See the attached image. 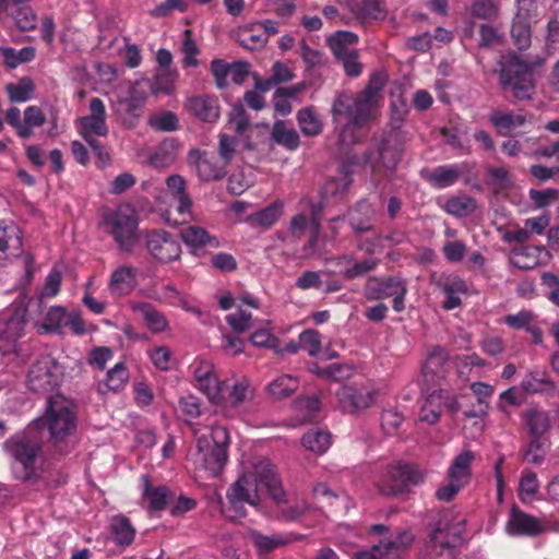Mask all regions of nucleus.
Masks as SVG:
<instances>
[{
  "label": "nucleus",
  "mask_w": 559,
  "mask_h": 559,
  "mask_svg": "<svg viewBox=\"0 0 559 559\" xmlns=\"http://www.w3.org/2000/svg\"><path fill=\"white\" fill-rule=\"evenodd\" d=\"M262 488H265L277 502L285 497L275 466L265 457H255L243 463L241 474L226 492L227 501L236 518L246 515V504L251 507L260 504Z\"/></svg>",
  "instance_id": "f257e3e1"
},
{
  "label": "nucleus",
  "mask_w": 559,
  "mask_h": 559,
  "mask_svg": "<svg viewBox=\"0 0 559 559\" xmlns=\"http://www.w3.org/2000/svg\"><path fill=\"white\" fill-rule=\"evenodd\" d=\"M384 84L383 75L376 73L356 97L340 94L335 98L332 107L334 121L338 123L343 118L348 120L340 133L338 142L342 146L348 147L358 141L357 128L372 119Z\"/></svg>",
  "instance_id": "f03ea898"
},
{
  "label": "nucleus",
  "mask_w": 559,
  "mask_h": 559,
  "mask_svg": "<svg viewBox=\"0 0 559 559\" xmlns=\"http://www.w3.org/2000/svg\"><path fill=\"white\" fill-rule=\"evenodd\" d=\"M35 429L46 428L50 442L63 450L75 438L78 418L73 404L63 396L49 397L45 413L32 423Z\"/></svg>",
  "instance_id": "7ed1b4c3"
},
{
  "label": "nucleus",
  "mask_w": 559,
  "mask_h": 559,
  "mask_svg": "<svg viewBox=\"0 0 559 559\" xmlns=\"http://www.w3.org/2000/svg\"><path fill=\"white\" fill-rule=\"evenodd\" d=\"M228 444L227 429L222 426L212 427L210 438L202 436L197 440L198 453L194 459L197 466L211 476H218L227 463Z\"/></svg>",
  "instance_id": "20e7f679"
},
{
  "label": "nucleus",
  "mask_w": 559,
  "mask_h": 559,
  "mask_svg": "<svg viewBox=\"0 0 559 559\" xmlns=\"http://www.w3.org/2000/svg\"><path fill=\"white\" fill-rule=\"evenodd\" d=\"M139 221L134 209L128 204L103 216L102 227L110 235L121 251L131 253L139 241Z\"/></svg>",
  "instance_id": "39448f33"
},
{
  "label": "nucleus",
  "mask_w": 559,
  "mask_h": 559,
  "mask_svg": "<svg viewBox=\"0 0 559 559\" xmlns=\"http://www.w3.org/2000/svg\"><path fill=\"white\" fill-rule=\"evenodd\" d=\"M12 459V472L20 480H29L35 474V463L40 451L39 442L27 433H19L4 443Z\"/></svg>",
  "instance_id": "423d86ee"
},
{
  "label": "nucleus",
  "mask_w": 559,
  "mask_h": 559,
  "mask_svg": "<svg viewBox=\"0 0 559 559\" xmlns=\"http://www.w3.org/2000/svg\"><path fill=\"white\" fill-rule=\"evenodd\" d=\"M500 84L504 91L512 92L519 99H528L534 91L532 67L515 56L501 61Z\"/></svg>",
  "instance_id": "0eeeda50"
},
{
  "label": "nucleus",
  "mask_w": 559,
  "mask_h": 559,
  "mask_svg": "<svg viewBox=\"0 0 559 559\" xmlns=\"http://www.w3.org/2000/svg\"><path fill=\"white\" fill-rule=\"evenodd\" d=\"M27 308L23 301L14 304L1 317L0 353L4 358L13 356L17 348V340L24 335L28 321Z\"/></svg>",
  "instance_id": "6e6552de"
},
{
  "label": "nucleus",
  "mask_w": 559,
  "mask_h": 559,
  "mask_svg": "<svg viewBox=\"0 0 559 559\" xmlns=\"http://www.w3.org/2000/svg\"><path fill=\"white\" fill-rule=\"evenodd\" d=\"M63 374L62 367L50 355L36 359L27 372V386L37 393H47L56 389Z\"/></svg>",
  "instance_id": "1a4fd4ad"
},
{
  "label": "nucleus",
  "mask_w": 559,
  "mask_h": 559,
  "mask_svg": "<svg viewBox=\"0 0 559 559\" xmlns=\"http://www.w3.org/2000/svg\"><path fill=\"white\" fill-rule=\"evenodd\" d=\"M378 394V389L371 383L344 384L335 392L338 406L350 414L369 408Z\"/></svg>",
  "instance_id": "9d476101"
},
{
  "label": "nucleus",
  "mask_w": 559,
  "mask_h": 559,
  "mask_svg": "<svg viewBox=\"0 0 559 559\" xmlns=\"http://www.w3.org/2000/svg\"><path fill=\"white\" fill-rule=\"evenodd\" d=\"M189 371L193 377L194 386L202 392L211 403L222 402V385L214 364L203 357L195 358L189 366Z\"/></svg>",
  "instance_id": "9b49d317"
},
{
  "label": "nucleus",
  "mask_w": 559,
  "mask_h": 559,
  "mask_svg": "<svg viewBox=\"0 0 559 559\" xmlns=\"http://www.w3.org/2000/svg\"><path fill=\"white\" fill-rule=\"evenodd\" d=\"M421 479L423 476L418 471L397 462L386 467L376 485L381 495L395 496L402 492L408 484H417Z\"/></svg>",
  "instance_id": "f8f14e48"
},
{
  "label": "nucleus",
  "mask_w": 559,
  "mask_h": 559,
  "mask_svg": "<svg viewBox=\"0 0 559 559\" xmlns=\"http://www.w3.org/2000/svg\"><path fill=\"white\" fill-rule=\"evenodd\" d=\"M91 114L80 119V133L90 144V146L102 155V146L97 140V136H105L108 133V127L106 124V109L103 100L98 97H94L90 102Z\"/></svg>",
  "instance_id": "ddd939ff"
},
{
  "label": "nucleus",
  "mask_w": 559,
  "mask_h": 559,
  "mask_svg": "<svg viewBox=\"0 0 559 559\" xmlns=\"http://www.w3.org/2000/svg\"><path fill=\"white\" fill-rule=\"evenodd\" d=\"M145 247L150 254L160 263H169L179 259L181 247L179 242L165 230L146 233Z\"/></svg>",
  "instance_id": "4468645a"
},
{
  "label": "nucleus",
  "mask_w": 559,
  "mask_h": 559,
  "mask_svg": "<svg viewBox=\"0 0 559 559\" xmlns=\"http://www.w3.org/2000/svg\"><path fill=\"white\" fill-rule=\"evenodd\" d=\"M518 10L511 27V36L519 49L531 45V21L536 9L535 0H516Z\"/></svg>",
  "instance_id": "2eb2a0df"
},
{
  "label": "nucleus",
  "mask_w": 559,
  "mask_h": 559,
  "mask_svg": "<svg viewBox=\"0 0 559 559\" xmlns=\"http://www.w3.org/2000/svg\"><path fill=\"white\" fill-rule=\"evenodd\" d=\"M189 163L204 181L219 180L227 174V166L217 156L207 152H190Z\"/></svg>",
  "instance_id": "dca6fc26"
},
{
  "label": "nucleus",
  "mask_w": 559,
  "mask_h": 559,
  "mask_svg": "<svg viewBox=\"0 0 559 559\" xmlns=\"http://www.w3.org/2000/svg\"><path fill=\"white\" fill-rule=\"evenodd\" d=\"M545 531L540 519L530 515L516 507L510 511L506 523V532L510 536H536Z\"/></svg>",
  "instance_id": "f3484780"
},
{
  "label": "nucleus",
  "mask_w": 559,
  "mask_h": 559,
  "mask_svg": "<svg viewBox=\"0 0 559 559\" xmlns=\"http://www.w3.org/2000/svg\"><path fill=\"white\" fill-rule=\"evenodd\" d=\"M185 108L197 119L209 123L216 122L221 115L218 100L207 95L189 97Z\"/></svg>",
  "instance_id": "a211bd4d"
},
{
  "label": "nucleus",
  "mask_w": 559,
  "mask_h": 559,
  "mask_svg": "<svg viewBox=\"0 0 559 559\" xmlns=\"http://www.w3.org/2000/svg\"><path fill=\"white\" fill-rule=\"evenodd\" d=\"M409 532H402L395 539L381 540L371 550H362L353 554L354 559H382L383 555L407 548L413 543Z\"/></svg>",
  "instance_id": "6ab92c4d"
},
{
  "label": "nucleus",
  "mask_w": 559,
  "mask_h": 559,
  "mask_svg": "<svg viewBox=\"0 0 559 559\" xmlns=\"http://www.w3.org/2000/svg\"><path fill=\"white\" fill-rule=\"evenodd\" d=\"M454 544L447 539L441 528H436L426 542L420 559H453Z\"/></svg>",
  "instance_id": "aec40b11"
},
{
  "label": "nucleus",
  "mask_w": 559,
  "mask_h": 559,
  "mask_svg": "<svg viewBox=\"0 0 559 559\" xmlns=\"http://www.w3.org/2000/svg\"><path fill=\"white\" fill-rule=\"evenodd\" d=\"M136 284V269L130 265H120L110 276L109 290L111 294L122 296L129 294Z\"/></svg>",
  "instance_id": "412c9836"
},
{
  "label": "nucleus",
  "mask_w": 559,
  "mask_h": 559,
  "mask_svg": "<svg viewBox=\"0 0 559 559\" xmlns=\"http://www.w3.org/2000/svg\"><path fill=\"white\" fill-rule=\"evenodd\" d=\"M166 186L170 195L178 202L177 212L181 216L190 215L192 200L187 193V182L180 175H171L166 179Z\"/></svg>",
  "instance_id": "4be33fe9"
},
{
  "label": "nucleus",
  "mask_w": 559,
  "mask_h": 559,
  "mask_svg": "<svg viewBox=\"0 0 559 559\" xmlns=\"http://www.w3.org/2000/svg\"><path fill=\"white\" fill-rule=\"evenodd\" d=\"M405 284L396 277L378 278L371 277L366 284V296L368 299H383L393 296L397 288Z\"/></svg>",
  "instance_id": "5701e85b"
},
{
  "label": "nucleus",
  "mask_w": 559,
  "mask_h": 559,
  "mask_svg": "<svg viewBox=\"0 0 559 559\" xmlns=\"http://www.w3.org/2000/svg\"><path fill=\"white\" fill-rule=\"evenodd\" d=\"M463 167L461 165L439 166L425 175V179L436 189H444L453 186L461 175Z\"/></svg>",
  "instance_id": "b1692460"
},
{
  "label": "nucleus",
  "mask_w": 559,
  "mask_h": 559,
  "mask_svg": "<svg viewBox=\"0 0 559 559\" xmlns=\"http://www.w3.org/2000/svg\"><path fill=\"white\" fill-rule=\"evenodd\" d=\"M474 459L475 455L472 451H462L459 455L455 456L449 466L447 472L448 479H452V481H456L463 486H466L471 480V466Z\"/></svg>",
  "instance_id": "393cba45"
},
{
  "label": "nucleus",
  "mask_w": 559,
  "mask_h": 559,
  "mask_svg": "<svg viewBox=\"0 0 559 559\" xmlns=\"http://www.w3.org/2000/svg\"><path fill=\"white\" fill-rule=\"evenodd\" d=\"M153 297L163 304H167L173 307H180L183 310L192 312L198 317H201L202 314L201 310L191 306L188 302L186 296L180 293L174 285H163L154 292Z\"/></svg>",
  "instance_id": "a878e982"
},
{
  "label": "nucleus",
  "mask_w": 559,
  "mask_h": 559,
  "mask_svg": "<svg viewBox=\"0 0 559 559\" xmlns=\"http://www.w3.org/2000/svg\"><path fill=\"white\" fill-rule=\"evenodd\" d=\"M132 309L141 316L147 329L153 333H162L167 330V318L151 304L134 302Z\"/></svg>",
  "instance_id": "bb28decb"
},
{
  "label": "nucleus",
  "mask_w": 559,
  "mask_h": 559,
  "mask_svg": "<svg viewBox=\"0 0 559 559\" xmlns=\"http://www.w3.org/2000/svg\"><path fill=\"white\" fill-rule=\"evenodd\" d=\"M60 285L61 273L57 269H52L46 277L45 285L39 296L28 301L32 313L38 312L40 314L44 309V299L57 296L60 292Z\"/></svg>",
  "instance_id": "cd10ccee"
},
{
  "label": "nucleus",
  "mask_w": 559,
  "mask_h": 559,
  "mask_svg": "<svg viewBox=\"0 0 559 559\" xmlns=\"http://www.w3.org/2000/svg\"><path fill=\"white\" fill-rule=\"evenodd\" d=\"M520 386L528 394L554 392L557 390L556 383L548 377L546 371L543 370H532L527 372Z\"/></svg>",
  "instance_id": "c85d7f7f"
},
{
  "label": "nucleus",
  "mask_w": 559,
  "mask_h": 559,
  "mask_svg": "<svg viewBox=\"0 0 559 559\" xmlns=\"http://www.w3.org/2000/svg\"><path fill=\"white\" fill-rule=\"evenodd\" d=\"M448 359L449 355L444 348L437 346L431 349L423 367V373L427 381H433L435 378L444 376V366Z\"/></svg>",
  "instance_id": "c756f323"
},
{
  "label": "nucleus",
  "mask_w": 559,
  "mask_h": 559,
  "mask_svg": "<svg viewBox=\"0 0 559 559\" xmlns=\"http://www.w3.org/2000/svg\"><path fill=\"white\" fill-rule=\"evenodd\" d=\"M142 495L148 501L150 508L155 511L164 510L170 498V490L166 486L153 487L146 475L141 476Z\"/></svg>",
  "instance_id": "7c9ffc66"
},
{
  "label": "nucleus",
  "mask_w": 559,
  "mask_h": 559,
  "mask_svg": "<svg viewBox=\"0 0 559 559\" xmlns=\"http://www.w3.org/2000/svg\"><path fill=\"white\" fill-rule=\"evenodd\" d=\"M522 419L532 438L543 437L549 429L548 413L539 408H528L522 414Z\"/></svg>",
  "instance_id": "2f4dec72"
},
{
  "label": "nucleus",
  "mask_w": 559,
  "mask_h": 559,
  "mask_svg": "<svg viewBox=\"0 0 559 559\" xmlns=\"http://www.w3.org/2000/svg\"><path fill=\"white\" fill-rule=\"evenodd\" d=\"M490 122L501 135H508L509 132L526 122V116L522 112L493 111L489 116Z\"/></svg>",
  "instance_id": "473e14b6"
},
{
  "label": "nucleus",
  "mask_w": 559,
  "mask_h": 559,
  "mask_svg": "<svg viewBox=\"0 0 559 559\" xmlns=\"http://www.w3.org/2000/svg\"><path fill=\"white\" fill-rule=\"evenodd\" d=\"M22 247L20 229L13 223L0 222V260L8 257V250L19 251Z\"/></svg>",
  "instance_id": "72a5a7b5"
},
{
  "label": "nucleus",
  "mask_w": 559,
  "mask_h": 559,
  "mask_svg": "<svg viewBox=\"0 0 559 559\" xmlns=\"http://www.w3.org/2000/svg\"><path fill=\"white\" fill-rule=\"evenodd\" d=\"M250 537L254 547L262 554L271 552L274 549L293 542V536L290 534L284 535L276 533L272 535H263L257 531H253L251 532Z\"/></svg>",
  "instance_id": "f704fd0d"
},
{
  "label": "nucleus",
  "mask_w": 559,
  "mask_h": 559,
  "mask_svg": "<svg viewBox=\"0 0 559 559\" xmlns=\"http://www.w3.org/2000/svg\"><path fill=\"white\" fill-rule=\"evenodd\" d=\"M181 238L183 242L191 248H203L206 246L216 248L218 241L215 237H211L209 233L199 226H188L181 230Z\"/></svg>",
  "instance_id": "c9c22d12"
},
{
  "label": "nucleus",
  "mask_w": 559,
  "mask_h": 559,
  "mask_svg": "<svg viewBox=\"0 0 559 559\" xmlns=\"http://www.w3.org/2000/svg\"><path fill=\"white\" fill-rule=\"evenodd\" d=\"M443 407V390L433 391L427 396L419 411V420L430 425L439 420Z\"/></svg>",
  "instance_id": "e433bc0d"
},
{
  "label": "nucleus",
  "mask_w": 559,
  "mask_h": 559,
  "mask_svg": "<svg viewBox=\"0 0 559 559\" xmlns=\"http://www.w3.org/2000/svg\"><path fill=\"white\" fill-rule=\"evenodd\" d=\"M298 126L306 136H317L322 132L323 123L312 107L301 108L297 112Z\"/></svg>",
  "instance_id": "4c0bfd02"
},
{
  "label": "nucleus",
  "mask_w": 559,
  "mask_h": 559,
  "mask_svg": "<svg viewBox=\"0 0 559 559\" xmlns=\"http://www.w3.org/2000/svg\"><path fill=\"white\" fill-rule=\"evenodd\" d=\"M5 91L12 103H25L33 98L35 83L31 78L23 76L17 82L7 84Z\"/></svg>",
  "instance_id": "58836bf2"
},
{
  "label": "nucleus",
  "mask_w": 559,
  "mask_h": 559,
  "mask_svg": "<svg viewBox=\"0 0 559 559\" xmlns=\"http://www.w3.org/2000/svg\"><path fill=\"white\" fill-rule=\"evenodd\" d=\"M374 215L372 206L367 201H361L349 213L350 226L356 233H364L371 228V219Z\"/></svg>",
  "instance_id": "ea45409f"
},
{
  "label": "nucleus",
  "mask_w": 559,
  "mask_h": 559,
  "mask_svg": "<svg viewBox=\"0 0 559 559\" xmlns=\"http://www.w3.org/2000/svg\"><path fill=\"white\" fill-rule=\"evenodd\" d=\"M299 386L297 378L282 374L267 385V392L274 400H283L290 396Z\"/></svg>",
  "instance_id": "a19ab883"
},
{
  "label": "nucleus",
  "mask_w": 559,
  "mask_h": 559,
  "mask_svg": "<svg viewBox=\"0 0 559 559\" xmlns=\"http://www.w3.org/2000/svg\"><path fill=\"white\" fill-rule=\"evenodd\" d=\"M543 251L544 247L540 246H525L513 249L511 251L513 264L520 269H533L538 264Z\"/></svg>",
  "instance_id": "79ce46f5"
},
{
  "label": "nucleus",
  "mask_w": 559,
  "mask_h": 559,
  "mask_svg": "<svg viewBox=\"0 0 559 559\" xmlns=\"http://www.w3.org/2000/svg\"><path fill=\"white\" fill-rule=\"evenodd\" d=\"M238 40L242 47L249 50H259L267 43L265 32L257 23L242 28L239 32Z\"/></svg>",
  "instance_id": "37998d69"
},
{
  "label": "nucleus",
  "mask_w": 559,
  "mask_h": 559,
  "mask_svg": "<svg viewBox=\"0 0 559 559\" xmlns=\"http://www.w3.org/2000/svg\"><path fill=\"white\" fill-rule=\"evenodd\" d=\"M304 448L314 454H323L331 445V435L320 429H311L301 439Z\"/></svg>",
  "instance_id": "c03bdc74"
},
{
  "label": "nucleus",
  "mask_w": 559,
  "mask_h": 559,
  "mask_svg": "<svg viewBox=\"0 0 559 559\" xmlns=\"http://www.w3.org/2000/svg\"><path fill=\"white\" fill-rule=\"evenodd\" d=\"M178 78L176 69L158 70L150 83L151 93L154 95L170 94Z\"/></svg>",
  "instance_id": "a18cd8bd"
},
{
  "label": "nucleus",
  "mask_w": 559,
  "mask_h": 559,
  "mask_svg": "<svg viewBox=\"0 0 559 559\" xmlns=\"http://www.w3.org/2000/svg\"><path fill=\"white\" fill-rule=\"evenodd\" d=\"M283 209L284 203L282 201H275L269 206L251 215L250 221L255 225L269 228L274 225L283 215Z\"/></svg>",
  "instance_id": "49530a36"
},
{
  "label": "nucleus",
  "mask_w": 559,
  "mask_h": 559,
  "mask_svg": "<svg viewBox=\"0 0 559 559\" xmlns=\"http://www.w3.org/2000/svg\"><path fill=\"white\" fill-rule=\"evenodd\" d=\"M111 533L117 545L129 546L135 535V530L124 516H117L111 522Z\"/></svg>",
  "instance_id": "de8ad7c7"
},
{
  "label": "nucleus",
  "mask_w": 559,
  "mask_h": 559,
  "mask_svg": "<svg viewBox=\"0 0 559 559\" xmlns=\"http://www.w3.org/2000/svg\"><path fill=\"white\" fill-rule=\"evenodd\" d=\"M340 263H350V266H346L342 270V275L348 280L371 272L378 264L377 260L372 258L366 259L362 262H356L350 255L340 257Z\"/></svg>",
  "instance_id": "09e8293b"
},
{
  "label": "nucleus",
  "mask_w": 559,
  "mask_h": 559,
  "mask_svg": "<svg viewBox=\"0 0 559 559\" xmlns=\"http://www.w3.org/2000/svg\"><path fill=\"white\" fill-rule=\"evenodd\" d=\"M272 138L288 150H296L299 146V135L295 129L286 128L283 121H276L272 129Z\"/></svg>",
  "instance_id": "8fccbe9b"
},
{
  "label": "nucleus",
  "mask_w": 559,
  "mask_h": 559,
  "mask_svg": "<svg viewBox=\"0 0 559 559\" xmlns=\"http://www.w3.org/2000/svg\"><path fill=\"white\" fill-rule=\"evenodd\" d=\"M476 204L474 199L469 197H453L449 199L444 205L443 210L455 217H464L468 216L475 211Z\"/></svg>",
  "instance_id": "3c124183"
},
{
  "label": "nucleus",
  "mask_w": 559,
  "mask_h": 559,
  "mask_svg": "<svg viewBox=\"0 0 559 559\" xmlns=\"http://www.w3.org/2000/svg\"><path fill=\"white\" fill-rule=\"evenodd\" d=\"M0 52L4 59L5 64L14 69L21 63L28 62L35 58V49L31 46L23 47L20 50H15L11 47H1Z\"/></svg>",
  "instance_id": "603ef678"
},
{
  "label": "nucleus",
  "mask_w": 559,
  "mask_h": 559,
  "mask_svg": "<svg viewBox=\"0 0 559 559\" xmlns=\"http://www.w3.org/2000/svg\"><path fill=\"white\" fill-rule=\"evenodd\" d=\"M254 396V388L246 378L235 381L229 393V401L233 406H239L249 402Z\"/></svg>",
  "instance_id": "864d4df0"
},
{
  "label": "nucleus",
  "mask_w": 559,
  "mask_h": 559,
  "mask_svg": "<svg viewBox=\"0 0 559 559\" xmlns=\"http://www.w3.org/2000/svg\"><path fill=\"white\" fill-rule=\"evenodd\" d=\"M334 56L336 60L342 64L346 75L357 78L361 74L362 64L359 61L358 50L347 52H342L338 50Z\"/></svg>",
  "instance_id": "5fc2aeb1"
},
{
  "label": "nucleus",
  "mask_w": 559,
  "mask_h": 559,
  "mask_svg": "<svg viewBox=\"0 0 559 559\" xmlns=\"http://www.w3.org/2000/svg\"><path fill=\"white\" fill-rule=\"evenodd\" d=\"M357 41L358 36L348 31H337L328 39L333 55L337 53L338 50L342 52L353 51L354 49L348 48V45L356 44Z\"/></svg>",
  "instance_id": "6e6d98bb"
},
{
  "label": "nucleus",
  "mask_w": 559,
  "mask_h": 559,
  "mask_svg": "<svg viewBox=\"0 0 559 559\" xmlns=\"http://www.w3.org/2000/svg\"><path fill=\"white\" fill-rule=\"evenodd\" d=\"M128 379L129 372L124 364L118 362L107 372V377L103 385L109 391H119L126 385Z\"/></svg>",
  "instance_id": "4d7b16f0"
},
{
  "label": "nucleus",
  "mask_w": 559,
  "mask_h": 559,
  "mask_svg": "<svg viewBox=\"0 0 559 559\" xmlns=\"http://www.w3.org/2000/svg\"><path fill=\"white\" fill-rule=\"evenodd\" d=\"M358 16L361 20H383L386 15V10L380 0H362Z\"/></svg>",
  "instance_id": "13d9d810"
},
{
  "label": "nucleus",
  "mask_w": 559,
  "mask_h": 559,
  "mask_svg": "<svg viewBox=\"0 0 559 559\" xmlns=\"http://www.w3.org/2000/svg\"><path fill=\"white\" fill-rule=\"evenodd\" d=\"M148 123L155 130L170 132L178 129L179 121L174 112L163 111L151 116Z\"/></svg>",
  "instance_id": "bf43d9fd"
},
{
  "label": "nucleus",
  "mask_w": 559,
  "mask_h": 559,
  "mask_svg": "<svg viewBox=\"0 0 559 559\" xmlns=\"http://www.w3.org/2000/svg\"><path fill=\"white\" fill-rule=\"evenodd\" d=\"M67 311L63 307L55 306L51 307L45 317L44 323L41 328L46 332H58L62 328L63 323H66Z\"/></svg>",
  "instance_id": "052dcab7"
},
{
  "label": "nucleus",
  "mask_w": 559,
  "mask_h": 559,
  "mask_svg": "<svg viewBox=\"0 0 559 559\" xmlns=\"http://www.w3.org/2000/svg\"><path fill=\"white\" fill-rule=\"evenodd\" d=\"M471 13L476 19L491 20L499 14V5L492 0H475Z\"/></svg>",
  "instance_id": "680f3d73"
},
{
  "label": "nucleus",
  "mask_w": 559,
  "mask_h": 559,
  "mask_svg": "<svg viewBox=\"0 0 559 559\" xmlns=\"http://www.w3.org/2000/svg\"><path fill=\"white\" fill-rule=\"evenodd\" d=\"M535 319L536 316L533 311L521 310L516 313L506 316L503 322L511 329L527 331Z\"/></svg>",
  "instance_id": "e2e57ef3"
},
{
  "label": "nucleus",
  "mask_w": 559,
  "mask_h": 559,
  "mask_svg": "<svg viewBox=\"0 0 559 559\" xmlns=\"http://www.w3.org/2000/svg\"><path fill=\"white\" fill-rule=\"evenodd\" d=\"M401 154L399 145H391L389 141H385L379 150V162L386 169H394L400 162Z\"/></svg>",
  "instance_id": "0e129e2a"
},
{
  "label": "nucleus",
  "mask_w": 559,
  "mask_h": 559,
  "mask_svg": "<svg viewBox=\"0 0 559 559\" xmlns=\"http://www.w3.org/2000/svg\"><path fill=\"white\" fill-rule=\"evenodd\" d=\"M539 481L537 475L533 472H525L519 484L521 500L526 502L531 501L535 493L538 491Z\"/></svg>",
  "instance_id": "69168bd1"
},
{
  "label": "nucleus",
  "mask_w": 559,
  "mask_h": 559,
  "mask_svg": "<svg viewBox=\"0 0 559 559\" xmlns=\"http://www.w3.org/2000/svg\"><path fill=\"white\" fill-rule=\"evenodd\" d=\"M299 343L310 356H317L321 350L322 340L318 331L309 329L299 334Z\"/></svg>",
  "instance_id": "338daca9"
},
{
  "label": "nucleus",
  "mask_w": 559,
  "mask_h": 559,
  "mask_svg": "<svg viewBox=\"0 0 559 559\" xmlns=\"http://www.w3.org/2000/svg\"><path fill=\"white\" fill-rule=\"evenodd\" d=\"M547 448V440L542 437L532 438L525 453L526 460L533 464H540L546 456Z\"/></svg>",
  "instance_id": "774afa93"
}]
</instances>
